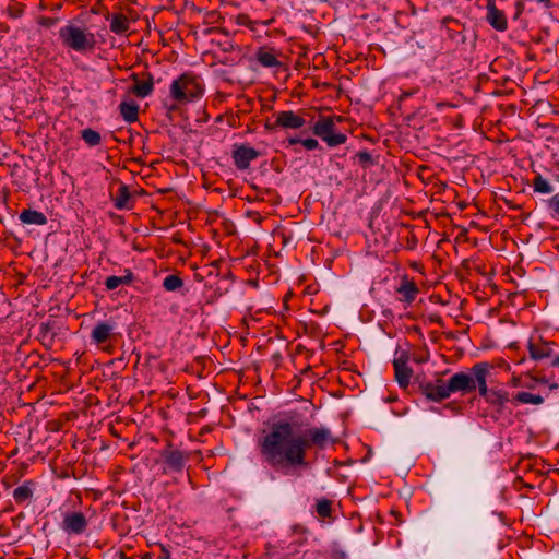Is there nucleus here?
<instances>
[{
	"label": "nucleus",
	"mask_w": 559,
	"mask_h": 559,
	"mask_svg": "<svg viewBox=\"0 0 559 559\" xmlns=\"http://www.w3.org/2000/svg\"><path fill=\"white\" fill-rule=\"evenodd\" d=\"M548 205L554 211L555 215L559 216V194H555L549 199Z\"/></svg>",
	"instance_id": "obj_32"
},
{
	"label": "nucleus",
	"mask_w": 559,
	"mask_h": 559,
	"mask_svg": "<svg viewBox=\"0 0 559 559\" xmlns=\"http://www.w3.org/2000/svg\"><path fill=\"white\" fill-rule=\"evenodd\" d=\"M273 22H274V19H271V20H269V21L264 22L263 24H264L265 26H269V25H271Z\"/></svg>",
	"instance_id": "obj_41"
},
{
	"label": "nucleus",
	"mask_w": 559,
	"mask_h": 559,
	"mask_svg": "<svg viewBox=\"0 0 559 559\" xmlns=\"http://www.w3.org/2000/svg\"><path fill=\"white\" fill-rule=\"evenodd\" d=\"M114 322H98L91 332V340L96 345H103L114 335Z\"/></svg>",
	"instance_id": "obj_15"
},
{
	"label": "nucleus",
	"mask_w": 559,
	"mask_h": 559,
	"mask_svg": "<svg viewBox=\"0 0 559 559\" xmlns=\"http://www.w3.org/2000/svg\"><path fill=\"white\" fill-rule=\"evenodd\" d=\"M183 286V281L176 274L167 275L163 281V287L167 292H176Z\"/></svg>",
	"instance_id": "obj_27"
},
{
	"label": "nucleus",
	"mask_w": 559,
	"mask_h": 559,
	"mask_svg": "<svg viewBox=\"0 0 559 559\" xmlns=\"http://www.w3.org/2000/svg\"><path fill=\"white\" fill-rule=\"evenodd\" d=\"M162 457L171 472H181L185 467L189 454L180 450L174 449L168 444L162 452Z\"/></svg>",
	"instance_id": "obj_11"
},
{
	"label": "nucleus",
	"mask_w": 559,
	"mask_h": 559,
	"mask_svg": "<svg viewBox=\"0 0 559 559\" xmlns=\"http://www.w3.org/2000/svg\"><path fill=\"white\" fill-rule=\"evenodd\" d=\"M355 158L358 160L359 165L362 167V168H369L371 167L372 165L376 164V160L374 158L372 157V155L370 153H368L367 151H360L358 152L356 155H355Z\"/></svg>",
	"instance_id": "obj_31"
},
{
	"label": "nucleus",
	"mask_w": 559,
	"mask_h": 559,
	"mask_svg": "<svg viewBox=\"0 0 559 559\" xmlns=\"http://www.w3.org/2000/svg\"><path fill=\"white\" fill-rule=\"evenodd\" d=\"M552 367H559V355L556 356L550 364Z\"/></svg>",
	"instance_id": "obj_37"
},
{
	"label": "nucleus",
	"mask_w": 559,
	"mask_h": 559,
	"mask_svg": "<svg viewBox=\"0 0 559 559\" xmlns=\"http://www.w3.org/2000/svg\"><path fill=\"white\" fill-rule=\"evenodd\" d=\"M49 331H50V323H41L40 324V333L43 336L48 334Z\"/></svg>",
	"instance_id": "obj_35"
},
{
	"label": "nucleus",
	"mask_w": 559,
	"mask_h": 559,
	"mask_svg": "<svg viewBox=\"0 0 559 559\" xmlns=\"http://www.w3.org/2000/svg\"><path fill=\"white\" fill-rule=\"evenodd\" d=\"M513 402L538 405L544 402V397L537 394H532L530 392H518L513 397Z\"/></svg>",
	"instance_id": "obj_24"
},
{
	"label": "nucleus",
	"mask_w": 559,
	"mask_h": 559,
	"mask_svg": "<svg viewBox=\"0 0 559 559\" xmlns=\"http://www.w3.org/2000/svg\"><path fill=\"white\" fill-rule=\"evenodd\" d=\"M144 559H152V554H146V555L144 556Z\"/></svg>",
	"instance_id": "obj_43"
},
{
	"label": "nucleus",
	"mask_w": 559,
	"mask_h": 559,
	"mask_svg": "<svg viewBox=\"0 0 559 559\" xmlns=\"http://www.w3.org/2000/svg\"><path fill=\"white\" fill-rule=\"evenodd\" d=\"M552 342H547L539 337L537 341H530L527 347L531 358L538 360L550 357L552 354Z\"/></svg>",
	"instance_id": "obj_16"
},
{
	"label": "nucleus",
	"mask_w": 559,
	"mask_h": 559,
	"mask_svg": "<svg viewBox=\"0 0 559 559\" xmlns=\"http://www.w3.org/2000/svg\"><path fill=\"white\" fill-rule=\"evenodd\" d=\"M333 441L332 432L326 427L301 430L300 425L295 421L278 420L259 441V449L263 461L275 472L293 475L298 469L309 466L306 459L308 450H323Z\"/></svg>",
	"instance_id": "obj_1"
},
{
	"label": "nucleus",
	"mask_w": 559,
	"mask_h": 559,
	"mask_svg": "<svg viewBox=\"0 0 559 559\" xmlns=\"http://www.w3.org/2000/svg\"><path fill=\"white\" fill-rule=\"evenodd\" d=\"M120 115L122 118L131 123L138 120L139 117V106L135 103L122 102L119 105Z\"/></svg>",
	"instance_id": "obj_20"
},
{
	"label": "nucleus",
	"mask_w": 559,
	"mask_h": 559,
	"mask_svg": "<svg viewBox=\"0 0 559 559\" xmlns=\"http://www.w3.org/2000/svg\"><path fill=\"white\" fill-rule=\"evenodd\" d=\"M20 221L27 225L43 226L47 224V217L43 212L36 210H24L20 213Z\"/></svg>",
	"instance_id": "obj_18"
},
{
	"label": "nucleus",
	"mask_w": 559,
	"mask_h": 559,
	"mask_svg": "<svg viewBox=\"0 0 559 559\" xmlns=\"http://www.w3.org/2000/svg\"><path fill=\"white\" fill-rule=\"evenodd\" d=\"M261 153L246 144H234L231 157L237 169L246 170L250 163L257 159Z\"/></svg>",
	"instance_id": "obj_8"
},
{
	"label": "nucleus",
	"mask_w": 559,
	"mask_h": 559,
	"mask_svg": "<svg viewBox=\"0 0 559 559\" xmlns=\"http://www.w3.org/2000/svg\"><path fill=\"white\" fill-rule=\"evenodd\" d=\"M418 293L419 288L417 284L407 276L402 278L400 286L396 288V294L400 295L399 300L406 304H412L416 299Z\"/></svg>",
	"instance_id": "obj_17"
},
{
	"label": "nucleus",
	"mask_w": 559,
	"mask_h": 559,
	"mask_svg": "<svg viewBox=\"0 0 559 559\" xmlns=\"http://www.w3.org/2000/svg\"><path fill=\"white\" fill-rule=\"evenodd\" d=\"M33 496L32 488L28 484H23L13 490V498L16 503H23Z\"/></svg>",
	"instance_id": "obj_25"
},
{
	"label": "nucleus",
	"mask_w": 559,
	"mask_h": 559,
	"mask_svg": "<svg viewBox=\"0 0 559 559\" xmlns=\"http://www.w3.org/2000/svg\"><path fill=\"white\" fill-rule=\"evenodd\" d=\"M81 138L90 146H97L102 142V136H100L99 132H97L93 129H90V128L81 131Z\"/></svg>",
	"instance_id": "obj_26"
},
{
	"label": "nucleus",
	"mask_w": 559,
	"mask_h": 559,
	"mask_svg": "<svg viewBox=\"0 0 559 559\" xmlns=\"http://www.w3.org/2000/svg\"><path fill=\"white\" fill-rule=\"evenodd\" d=\"M88 526V521L82 512L69 511L63 514L61 530L69 535H81Z\"/></svg>",
	"instance_id": "obj_6"
},
{
	"label": "nucleus",
	"mask_w": 559,
	"mask_h": 559,
	"mask_svg": "<svg viewBox=\"0 0 559 559\" xmlns=\"http://www.w3.org/2000/svg\"><path fill=\"white\" fill-rule=\"evenodd\" d=\"M257 60L260 64L266 68L280 67L282 63L276 56L266 49H259L257 52Z\"/></svg>",
	"instance_id": "obj_22"
},
{
	"label": "nucleus",
	"mask_w": 559,
	"mask_h": 559,
	"mask_svg": "<svg viewBox=\"0 0 559 559\" xmlns=\"http://www.w3.org/2000/svg\"><path fill=\"white\" fill-rule=\"evenodd\" d=\"M306 123L302 116L296 114L293 110L280 111L275 115V122L273 126H266L271 129L283 128V129H300Z\"/></svg>",
	"instance_id": "obj_10"
},
{
	"label": "nucleus",
	"mask_w": 559,
	"mask_h": 559,
	"mask_svg": "<svg viewBox=\"0 0 559 559\" xmlns=\"http://www.w3.org/2000/svg\"><path fill=\"white\" fill-rule=\"evenodd\" d=\"M317 513L322 518H330L332 512V502L328 499H321L316 506Z\"/></svg>",
	"instance_id": "obj_30"
},
{
	"label": "nucleus",
	"mask_w": 559,
	"mask_h": 559,
	"mask_svg": "<svg viewBox=\"0 0 559 559\" xmlns=\"http://www.w3.org/2000/svg\"><path fill=\"white\" fill-rule=\"evenodd\" d=\"M490 365L488 362H477L475 364L471 371H474L475 376V389L478 388L479 395L483 396L486 401L488 400L491 390L487 386V377L489 374Z\"/></svg>",
	"instance_id": "obj_12"
},
{
	"label": "nucleus",
	"mask_w": 559,
	"mask_h": 559,
	"mask_svg": "<svg viewBox=\"0 0 559 559\" xmlns=\"http://www.w3.org/2000/svg\"><path fill=\"white\" fill-rule=\"evenodd\" d=\"M533 188L536 192L539 193H550L552 192L551 185L543 178L540 175H537L533 180Z\"/></svg>",
	"instance_id": "obj_29"
},
{
	"label": "nucleus",
	"mask_w": 559,
	"mask_h": 559,
	"mask_svg": "<svg viewBox=\"0 0 559 559\" xmlns=\"http://www.w3.org/2000/svg\"><path fill=\"white\" fill-rule=\"evenodd\" d=\"M301 144L307 150H316L319 147V142L316 139H305L301 141Z\"/></svg>",
	"instance_id": "obj_33"
},
{
	"label": "nucleus",
	"mask_w": 559,
	"mask_h": 559,
	"mask_svg": "<svg viewBox=\"0 0 559 559\" xmlns=\"http://www.w3.org/2000/svg\"><path fill=\"white\" fill-rule=\"evenodd\" d=\"M448 390L450 394L461 393L467 394L475 391V376L474 371L471 373L456 372L448 380Z\"/></svg>",
	"instance_id": "obj_9"
},
{
	"label": "nucleus",
	"mask_w": 559,
	"mask_h": 559,
	"mask_svg": "<svg viewBox=\"0 0 559 559\" xmlns=\"http://www.w3.org/2000/svg\"><path fill=\"white\" fill-rule=\"evenodd\" d=\"M144 80L139 79V74H131V79L134 81V85L130 88V92L140 98H145L153 92L154 79L148 72L143 73Z\"/></svg>",
	"instance_id": "obj_13"
},
{
	"label": "nucleus",
	"mask_w": 559,
	"mask_h": 559,
	"mask_svg": "<svg viewBox=\"0 0 559 559\" xmlns=\"http://www.w3.org/2000/svg\"><path fill=\"white\" fill-rule=\"evenodd\" d=\"M130 197H131V194H130L128 186L121 185L118 188V191L114 199L115 207L118 210L130 209V204H129Z\"/></svg>",
	"instance_id": "obj_23"
},
{
	"label": "nucleus",
	"mask_w": 559,
	"mask_h": 559,
	"mask_svg": "<svg viewBox=\"0 0 559 559\" xmlns=\"http://www.w3.org/2000/svg\"><path fill=\"white\" fill-rule=\"evenodd\" d=\"M171 558V555H170V551L165 547V546H160V555L158 556L157 559H170Z\"/></svg>",
	"instance_id": "obj_34"
},
{
	"label": "nucleus",
	"mask_w": 559,
	"mask_h": 559,
	"mask_svg": "<svg viewBox=\"0 0 559 559\" xmlns=\"http://www.w3.org/2000/svg\"><path fill=\"white\" fill-rule=\"evenodd\" d=\"M537 2L546 5L547 8L550 7V0H537Z\"/></svg>",
	"instance_id": "obj_38"
},
{
	"label": "nucleus",
	"mask_w": 559,
	"mask_h": 559,
	"mask_svg": "<svg viewBox=\"0 0 559 559\" xmlns=\"http://www.w3.org/2000/svg\"><path fill=\"white\" fill-rule=\"evenodd\" d=\"M540 382L546 383L547 380L545 378L540 379Z\"/></svg>",
	"instance_id": "obj_45"
},
{
	"label": "nucleus",
	"mask_w": 559,
	"mask_h": 559,
	"mask_svg": "<svg viewBox=\"0 0 559 559\" xmlns=\"http://www.w3.org/2000/svg\"><path fill=\"white\" fill-rule=\"evenodd\" d=\"M55 23V21L52 19H46L45 22L43 23L44 25H47V26H50Z\"/></svg>",
	"instance_id": "obj_39"
},
{
	"label": "nucleus",
	"mask_w": 559,
	"mask_h": 559,
	"mask_svg": "<svg viewBox=\"0 0 559 559\" xmlns=\"http://www.w3.org/2000/svg\"><path fill=\"white\" fill-rule=\"evenodd\" d=\"M134 276L133 273L130 270L124 271V275L122 276H116L111 275L108 276L105 281V286L108 290H114L118 288L120 285H129L133 282Z\"/></svg>",
	"instance_id": "obj_19"
},
{
	"label": "nucleus",
	"mask_w": 559,
	"mask_h": 559,
	"mask_svg": "<svg viewBox=\"0 0 559 559\" xmlns=\"http://www.w3.org/2000/svg\"><path fill=\"white\" fill-rule=\"evenodd\" d=\"M393 360L395 380L401 388H407L413 377V369L407 365L409 355L406 350H396Z\"/></svg>",
	"instance_id": "obj_5"
},
{
	"label": "nucleus",
	"mask_w": 559,
	"mask_h": 559,
	"mask_svg": "<svg viewBox=\"0 0 559 559\" xmlns=\"http://www.w3.org/2000/svg\"><path fill=\"white\" fill-rule=\"evenodd\" d=\"M335 120L341 121V117H321L312 128L313 134L331 147L344 144L347 141L344 133L336 132Z\"/></svg>",
	"instance_id": "obj_4"
},
{
	"label": "nucleus",
	"mask_w": 559,
	"mask_h": 559,
	"mask_svg": "<svg viewBox=\"0 0 559 559\" xmlns=\"http://www.w3.org/2000/svg\"><path fill=\"white\" fill-rule=\"evenodd\" d=\"M419 390L428 400L433 402H440L451 395L448 390V381L441 378L420 383Z\"/></svg>",
	"instance_id": "obj_7"
},
{
	"label": "nucleus",
	"mask_w": 559,
	"mask_h": 559,
	"mask_svg": "<svg viewBox=\"0 0 559 559\" xmlns=\"http://www.w3.org/2000/svg\"><path fill=\"white\" fill-rule=\"evenodd\" d=\"M487 22L499 32L506 31L508 26L504 13L496 7L493 0L487 3Z\"/></svg>",
	"instance_id": "obj_14"
},
{
	"label": "nucleus",
	"mask_w": 559,
	"mask_h": 559,
	"mask_svg": "<svg viewBox=\"0 0 559 559\" xmlns=\"http://www.w3.org/2000/svg\"><path fill=\"white\" fill-rule=\"evenodd\" d=\"M414 360L419 364L425 361V359H423L421 357L414 358Z\"/></svg>",
	"instance_id": "obj_42"
},
{
	"label": "nucleus",
	"mask_w": 559,
	"mask_h": 559,
	"mask_svg": "<svg viewBox=\"0 0 559 559\" xmlns=\"http://www.w3.org/2000/svg\"><path fill=\"white\" fill-rule=\"evenodd\" d=\"M261 2H265L266 0H260Z\"/></svg>",
	"instance_id": "obj_46"
},
{
	"label": "nucleus",
	"mask_w": 559,
	"mask_h": 559,
	"mask_svg": "<svg viewBox=\"0 0 559 559\" xmlns=\"http://www.w3.org/2000/svg\"><path fill=\"white\" fill-rule=\"evenodd\" d=\"M129 29V20L122 13H115L110 20V31L115 34H123Z\"/></svg>",
	"instance_id": "obj_21"
},
{
	"label": "nucleus",
	"mask_w": 559,
	"mask_h": 559,
	"mask_svg": "<svg viewBox=\"0 0 559 559\" xmlns=\"http://www.w3.org/2000/svg\"><path fill=\"white\" fill-rule=\"evenodd\" d=\"M59 37L66 47L79 52L91 51L96 45L93 33L72 24L61 27Z\"/></svg>",
	"instance_id": "obj_2"
},
{
	"label": "nucleus",
	"mask_w": 559,
	"mask_h": 559,
	"mask_svg": "<svg viewBox=\"0 0 559 559\" xmlns=\"http://www.w3.org/2000/svg\"><path fill=\"white\" fill-rule=\"evenodd\" d=\"M302 140L298 139V138H289L288 139V143L290 145H294V144H297V143H301Z\"/></svg>",
	"instance_id": "obj_36"
},
{
	"label": "nucleus",
	"mask_w": 559,
	"mask_h": 559,
	"mask_svg": "<svg viewBox=\"0 0 559 559\" xmlns=\"http://www.w3.org/2000/svg\"><path fill=\"white\" fill-rule=\"evenodd\" d=\"M448 106H451V105H450V104H448V103H438V104H437V107H438V108L448 107Z\"/></svg>",
	"instance_id": "obj_40"
},
{
	"label": "nucleus",
	"mask_w": 559,
	"mask_h": 559,
	"mask_svg": "<svg viewBox=\"0 0 559 559\" xmlns=\"http://www.w3.org/2000/svg\"><path fill=\"white\" fill-rule=\"evenodd\" d=\"M487 402L502 407L507 402H509V394L502 390H491Z\"/></svg>",
	"instance_id": "obj_28"
},
{
	"label": "nucleus",
	"mask_w": 559,
	"mask_h": 559,
	"mask_svg": "<svg viewBox=\"0 0 559 559\" xmlns=\"http://www.w3.org/2000/svg\"><path fill=\"white\" fill-rule=\"evenodd\" d=\"M203 94V88L197 79L190 74H182L170 85V96L179 104L192 102Z\"/></svg>",
	"instance_id": "obj_3"
},
{
	"label": "nucleus",
	"mask_w": 559,
	"mask_h": 559,
	"mask_svg": "<svg viewBox=\"0 0 559 559\" xmlns=\"http://www.w3.org/2000/svg\"><path fill=\"white\" fill-rule=\"evenodd\" d=\"M558 388V384L557 383H554L550 385V389L554 390V389H557Z\"/></svg>",
	"instance_id": "obj_44"
}]
</instances>
